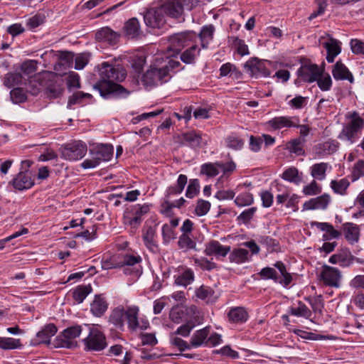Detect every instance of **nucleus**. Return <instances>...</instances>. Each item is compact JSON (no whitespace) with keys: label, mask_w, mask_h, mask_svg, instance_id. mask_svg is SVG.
Listing matches in <instances>:
<instances>
[{"label":"nucleus","mask_w":364,"mask_h":364,"mask_svg":"<svg viewBox=\"0 0 364 364\" xmlns=\"http://www.w3.org/2000/svg\"><path fill=\"white\" fill-rule=\"evenodd\" d=\"M299 122V119L296 116H280L275 117L267 122V125L274 130H278L282 128H290L298 126Z\"/></svg>","instance_id":"nucleus-13"},{"label":"nucleus","mask_w":364,"mask_h":364,"mask_svg":"<svg viewBox=\"0 0 364 364\" xmlns=\"http://www.w3.org/2000/svg\"><path fill=\"white\" fill-rule=\"evenodd\" d=\"M318 86L322 91H328L332 86V80L329 74L323 75L321 71V75L318 77L317 80Z\"/></svg>","instance_id":"nucleus-53"},{"label":"nucleus","mask_w":364,"mask_h":364,"mask_svg":"<svg viewBox=\"0 0 364 364\" xmlns=\"http://www.w3.org/2000/svg\"><path fill=\"white\" fill-rule=\"evenodd\" d=\"M323 47L327 50L326 60L328 63H333L341 51V42L333 38H330L329 41L324 43Z\"/></svg>","instance_id":"nucleus-31"},{"label":"nucleus","mask_w":364,"mask_h":364,"mask_svg":"<svg viewBox=\"0 0 364 364\" xmlns=\"http://www.w3.org/2000/svg\"><path fill=\"white\" fill-rule=\"evenodd\" d=\"M168 80L167 70L163 68L160 58H156L153 65L144 74L142 82L146 87H153Z\"/></svg>","instance_id":"nucleus-5"},{"label":"nucleus","mask_w":364,"mask_h":364,"mask_svg":"<svg viewBox=\"0 0 364 364\" xmlns=\"http://www.w3.org/2000/svg\"><path fill=\"white\" fill-rule=\"evenodd\" d=\"M249 252L244 248H235L229 255V259L231 262L242 264L249 260Z\"/></svg>","instance_id":"nucleus-40"},{"label":"nucleus","mask_w":364,"mask_h":364,"mask_svg":"<svg viewBox=\"0 0 364 364\" xmlns=\"http://www.w3.org/2000/svg\"><path fill=\"white\" fill-rule=\"evenodd\" d=\"M156 228L145 225L142 230V239L146 248L153 253L159 251V247L156 240Z\"/></svg>","instance_id":"nucleus-17"},{"label":"nucleus","mask_w":364,"mask_h":364,"mask_svg":"<svg viewBox=\"0 0 364 364\" xmlns=\"http://www.w3.org/2000/svg\"><path fill=\"white\" fill-rule=\"evenodd\" d=\"M274 267L278 272L272 267H264L261 269L259 274L262 279H272L275 282L279 283L284 287H287L292 281V277L287 271L286 266L282 262H277Z\"/></svg>","instance_id":"nucleus-4"},{"label":"nucleus","mask_w":364,"mask_h":364,"mask_svg":"<svg viewBox=\"0 0 364 364\" xmlns=\"http://www.w3.org/2000/svg\"><path fill=\"white\" fill-rule=\"evenodd\" d=\"M82 331L80 326H73L65 329L55 339L54 346L56 348H73L77 346L75 341Z\"/></svg>","instance_id":"nucleus-7"},{"label":"nucleus","mask_w":364,"mask_h":364,"mask_svg":"<svg viewBox=\"0 0 364 364\" xmlns=\"http://www.w3.org/2000/svg\"><path fill=\"white\" fill-rule=\"evenodd\" d=\"M364 176V160H358L353 166L351 178L353 181Z\"/></svg>","instance_id":"nucleus-59"},{"label":"nucleus","mask_w":364,"mask_h":364,"mask_svg":"<svg viewBox=\"0 0 364 364\" xmlns=\"http://www.w3.org/2000/svg\"><path fill=\"white\" fill-rule=\"evenodd\" d=\"M299 77L304 82H314L321 75V70L316 64H304L297 71Z\"/></svg>","instance_id":"nucleus-15"},{"label":"nucleus","mask_w":364,"mask_h":364,"mask_svg":"<svg viewBox=\"0 0 364 364\" xmlns=\"http://www.w3.org/2000/svg\"><path fill=\"white\" fill-rule=\"evenodd\" d=\"M144 22L149 27L161 28L165 23V14L161 7L148 10L144 16Z\"/></svg>","instance_id":"nucleus-12"},{"label":"nucleus","mask_w":364,"mask_h":364,"mask_svg":"<svg viewBox=\"0 0 364 364\" xmlns=\"http://www.w3.org/2000/svg\"><path fill=\"white\" fill-rule=\"evenodd\" d=\"M108 308V304L104 297L97 295L90 305V311L97 317L102 316Z\"/></svg>","instance_id":"nucleus-32"},{"label":"nucleus","mask_w":364,"mask_h":364,"mask_svg":"<svg viewBox=\"0 0 364 364\" xmlns=\"http://www.w3.org/2000/svg\"><path fill=\"white\" fill-rule=\"evenodd\" d=\"M226 146L235 150L241 149L244 145V141L235 135H230L225 139Z\"/></svg>","instance_id":"nucleus-57"},{"label":"nucleus","mask_w":364,"mask_h":364,"mask_svg":"<svg viewBox=\"0 0 364 364\" xmlns=\"http://www.w3.org/2000/svg\"><path fill=\"white\" fill-rule=\"evenodd\" d=\"M162 237L163 242L168 244L171 240L175 238V232L173 229L168 224H164L162 226Z\"/></svg>","instance_id":"nucleus-62"},{"label":"nucleus","mask_w":364,"mask_h":364,"mask_svg":"<svg viewBox=\"0 0 364 364\" xmlns=\"http://www.w3.org/2000/svg\"><path fill=\"white\" fill-rule=\"evenodd\" d=\"M125 312V319L127 321L128 328L132 331H136L139 327V307L136 306H128Z\"/></svg>","instance_id":"nucleus-30"},{"label":"nucleus","mask_w":364,"mask_h":364,"mask_svg":"<svg viewBox=\"0 0 364 364\" xmlns=\"http://www.w3.org/2000/svg\"><path fill=\"white\" fill-rule=\"evenodd\" d=\"M228 321L232 323L241 324L245 323L249 315L244 307L237 306L231 308L228 314Z\"/></svg>","instance_id":"nucleus-25"},{"label":"nucleus","mask_w":364,"mask_h":364,"mask_svg":"<svg viewBox=\"0 0 364 364\" xmlns=\"http://www.w3.org/2000/svg\"><path fill=\"white\" fill-rule=\"evenodd\" d=\"M125 311L122 306H117L112 310L109 316V322L120 331L124 328Z\"/></svg>","instance_id":"nucleus-21"},{"label":"nucleus","mask_w":364,"mask_h":364,"mask_svg":"<svg viewBox=\"0 0 364 364\" xmlns=\"http://www.w3.org/2000/svg\"><path fill=\"white\" fill-rule=\"evenodd\" d=\"M22 76L18 73H9L4 77V85L8 88H11L18 85L21 82Z\"/></svg>","instance_id":"nucleus-47"},{"label":"nucleus","mask_w":364,"mask_h":364,"mask_svg":"<svg viewBox=\"0 0 364 364\" xmlns=\"http://www.w3.org/2000/svg\"><path fill=\"white\" fill-rule=\"evenodd\" d=\"M342 273L336 267L323 264L319 274L320 282L326 287L340 288L342 280Z\"/></svg>","instance_id":"nucleus-8"},{"label":"nucleus","mask_w":364,"mask_h":364,"mask_svg":"<svg viewBox=\"0 0 364 364\" xmlns=\"http://www.w3.org/2000/svg\"><path fill=\"white\" fill-rule=\"evenodd\" d=\"M178 245L179 248L187 251L195 249L196 243L187 234H182L178 238Z\"/></svg>","instance_id":"nucleus-52"},{"label":"nucleus","mask_w":364,"mask_h":364,"mask_svg":"<svg viewBox=\"0 0 364 364\" xmlns=\"http://www.w3.org/2000/svg\"><path fill=\"white\" fill-rule=\"evenodd\" d=\"M338 148V142L336 140H328L319 144L320 154L330 155L335 153Z\"/></svg>","instance_id":"nucleus-48"},{"label":"nucleus","mask_w":364,"mask_h":364,"mask_svg":"<svg viewBox=\"0 0 364 364\" xmlns=\"http://www.w3.org/2000/svg\"><path fill=\"white\" fill-rule=\"evenodd\" d=\"M98 72L100 78L93 87L99 91L102 97H126L129 95V92L127 89L115 83L125 79L127 73L123 68L104 62L100 65Z\"/></svg>","instance_id":"nucleus-1"},{"label":"nucleus","mask_w":364,"mask_h":364,"mask_svg":"<svg viewBox=\"0 0 364 364\" xmlns=\"http://www.w3.org/2000/svg\"><path fill=\"white\" fill-rule=\"evenodd\" d=\"M141 260V257L139 255L125 254L122 256V259L119 261V265L120 267H133L134 265L140 267L139 264Z\"/></svg>","instance_id":"nucleus-49"},{"label":"nucleus","mask_w":364,"mask_h":364,"mask_svg":"<svg viewBox=\"0 0 364 364\" xmlns=\"http://www.w3.org/2000/svg\"><path fill=\"white\" fill-rule=\"evenodd\" d=\"M350 45L354 54L364 55V41L355 38L350 41Z\"/></svg>","instance_id":"nucleus-64"},{"label":"nucleus","mask_w":364,"mask_h":364,"mask_svg":"<svg viewBox=\"0 0 364 364\" xmlns=\"http://www.w3.org/2000/svg\"><path fill=\"white\" fill-rule=\"evenodd\" d=\"M160 7L166 16L173 18L184 19L183 18V6L178 0H165Z\"/></svg>","instance_id":"nucleus-14"},{"label":"nucleus","mask_w":364,"mask_h":364,"mask_svg":"<svg viewBox=\"0 0 364 364\" xmlns=\"http://www.w3.org/2000/svg\"><path fill=\"white\" fill-rule=\"evenodd\" d=\"M196 38V33L193 31H185L171 36L168 38L169 46L168 47V50L173 52L171 55L178 54L183 48L194 43Z\"/></svg>","instance_id":"nucleus-6"},{"label":"nucleus","mask_w":364,"mask_h":364,"mask_svg":"<svg viewBox=\"0 0 364 364\" xmlns=\"http://www.w3.org/2000/svg\"><path fill=\"white\" fill-rule=\"evenodd\" d=\"M82 342L85 350L87 351H100L107 346L105 334L95 328L90 329L89 334L82 340Z\"/></svg>","instance_id":"nucleus-9"},{"label":"nucleus","mask_w":364,"mask_h":364,"mask_svg":"<svg viewBox=\"0 0 364 364\" xmlns=\"http://www.w3.org/2000/svg\"><path fill=\"white\" fill-rule=\"evenodd\" d=\"M213 294V289L205 285H202L196 289V296L201 300H209Z\"/></svg>","instance_id":"nucleus-58"},{"label":"nucleus","mask_w":364,"mask_h":364,"mask_svg":"<svg viewBox=\"0 0 364 364\" xmlns=\"http://www.w3.org/2000/svg\"><path fill=\"white\" fill-rule=\"evenodd\" d=\"M230 39L232 41V46L236 48L237 53L240 55L243 56L250 53L248 46L245 44L243 40L235 36H232Z\"/></svg>","instance_id":"nucleus-55"},{"label":"nucleus","mask_w":364,"mask_h":364,"mask_svg":"<svg viewBox=\"0 0 364 364\" xmlns=\"http://www.w3.org/2000/svg\"><path fill=\"white\" fill-rule=\"evenodd\" d=\"M188 182V178L184 174H180L178 177L176 184L168 187L166 191V196L170 197L171 196L178 195L181 193Z\"/></svg>","instance_id":"nucleus-36"},{"label":"nucleus","mask_w":364,"mask_h":364,"mask_svg":"<svg viewBox=\"0 0 364 364\" xmlns=\"http://www.w3.org/2000/svg\"><path fill=\"white\" fill-rule=\"evenodd\" d=\"M199 191L200 183L198 179H191L186 191V196L188 198H193L199 193Z\"/></svg>","instance_id":"nucleus-56"},{"label":"nucleus","mask_w":364,"mask_h":364,"mask_svg":"<svg viewBox=\"0 0 364 364\" xmlns=\"http://www.w3.org/2000/svg\"><path fill=\"white\" fill-rule=\"evenodd\" d=\"M209 333L210 328L208 327L196 331L191 337L190 342L191 346L198 348L201 346L203 343H206Z\"/></svg>","instance_id":"nucleus-35"},{"label":"nucleus","mask_w":364,"mask_h":364,"mask_svg":"<svg viewBox=\"0 0 364 364\" xmlns=\"http://www.w3.org/2000/svg\"><path fill=\"white\" fill-rule=\"evenodd\" d=\"M331 201V198L328 194H323L321 196L311 198L306 201L303 205L304 210L326 209Z\"/></svg>","instance_id":"nucleus-23"},{"label":"nucleus","mask_w":364,"mask_h":364,"mask_svg":"<svg viewBox=\"0 0 364 364\" xmlns=\"http://www.w3.org/2000/svg\"><path fill=\"white\" fill-rule=\"evenodd\" d=\"M190 47L181 54V60L186 64L194 63L200 53V48L196 44H191Z\"/></svg>","instance_id":"nucleus-39"},{"label":"nucleus","mask_w":364,"mask_h":364,"mask_svg":"<svg viewBox=\"0 0 364 364\" xmlns=\"http://www.w3.org/2000/svg\"><path fill=\"white\" fill-rule=\"evenodd\" d=\"M179 140L181 145L196 148L200 145L202 136L199 132L193 131L182 134L179 136Z\"/></svg>","instance_id":"nucleus-28"},{"label":"nucleus","mask_w":364,"mask_h":364,"mask_svg":"<svg viewBox=\"0 0 364 364\" xmlns=\"http://www.w3.org/2000/svg\"><path fill=\"white\" fill-rule=\"evenodd\" d=\"M332 75L336 80H348L350 83L354 82L353 74L348 68L341 62L337 61L332 69Z\"/></svg>","instance_id":"nucleus-22"},{"label":"nucleus","mask_w":364,"mask_h":364,"mask_svg":"<svg viewBox=\"0 0 364 364\" xmlns=\"http://www.w3.org/2000/svg\"><path fill=\"white\" fill-rule=\"evenodd\" d=\"M23 346L21 340L10 337H0V348L3 350L18 349Z\"/></svg>","instance_id":"nucleus-44"},{"label":"nucleus","mask_w":364,"mask_h":364,"mask_svg":"<svg viewBox=\"0 0 364 364\" xmlns=\"http://www.w3.org/2000/svg\"><path fill=\"white\" fill-rule=\"evenodd\" d=\"M343 231L345 238L350 244L358 242L360 236L359 227L353 223H346L343 224Z\"/></svg>","instance_id":"nucleus-29"},{"label":"nucleus","mask_w":364,"mask_h":364,"mask_svg":"<svg viewBox=\"0 0 364 364\" xmlns=\"http://www.w3.org/2000/svg\"><path fill=\"white\" fill-rule=\"evenodd\" d=\"M254 198L252 194L248 192L239 194L235 199V203L238 207H244L253 203Z\"/></svg>","instance_id":"nucleus-54"},{"label":"nucleus","mask_w":364,"mask_h":364,"mask_svg":"<svg viewBox=\"0 0 364 364\" xmlns=\"http://www.w3.org/2000/svg\"><path fill=\"white\" fill-rule=\"evenodd\" d=\"M257 211V208L252 207L242 211L237 218L238 222H242L245 224L248 223L254 217Z\"/></svg>","instance_id":"nucleus-60"},{"label":"nucleus","mask_w":364,"mask_h":364,"mask_svg":"<svg viewBox=\"0 0 364 364\" xmlns=\"http://www.w3.org/2000/svg\"><path fill=\"white\" fill-rule=\"evenodd\" d=\"M245 71L252 77H268L271 72L266 66V62L257 58H252L245 64Z\"/></svg>","instance_id":"nucleus-11"},{"label":"nucleus","mask_w":364,"mask_h":364,"mask_svg":"<svg viewBox=\"0 0 364 364\" xmlns=\"http://www.w3.org/2000/svg\"><path fill=\"white\" fill-rule=\"evenodd\" d=\"M350 253L347 250H341L331 255L328 262L331 264H338L341 267H347L350 264Z\"/></svg>","instance_id":"nucleus-37"},{"label":"nucleus","mask_w":364,"mask_h":364,"mask_svg":"<svg viewBox=\"0 0 364 364\" xmlns=\"http://www.w3.org/2000/svg\"><path fill=\"white\" fill-rule=\"evenodd\" d=\"M11 99L15 104L25 102L26 95L21 88H14L10 92Z\"/></svg>","instance_id":"nucleus-61"},{"label":"nucleus","mask_w":364,"mask_h":364,"mask_svg":"<svg viewBox=\"0 0 364 364\" xmlns=\"http://www.w3.org/2000/svg\"><path fill=\"white\" fill-rule=\"evenodd\" d=\"M87 151L86 144L82 141H75L66 144L62 149V157L66 160L76 161L85 156Z\"/></svg>","instance_id":"nucleus-10"},{"label":"nucleus","mask_w":364,"mask_h":364,"mask_svg":"<svg viewBox=\"0 0 364 364\" xmlns=\"http://www.w3.org/2000/svg\"><path fill=\"white\" fill-rule=\"evenodd\" d=\"M230 252V246H224L217 240H211L208 242L204 250L206 255L216 257H225Z\"/></svg>","instance_id":"nucleus-20"},{"label":"nucleus","mask_w":364,"mask_h":364,"mask_svg":"<svg viewBox=\"0 0 364 364\" xmlns=\"http://www.w3.org/2000/svg\"><path fill=\"white\" fill-rule=\"evenodd\" d=\"M119 36L108 27L102 28L95 33V38L100 42L115 45L119 41Z\"/></svg>","instance_id":"nucleus-24"},{"label":"nucleus","mask_w":364,"mask_h":364,"mask_svg":"<svg viewBox=\"0 0 364 364\" xmlns=\"http://www.w3.org/2000/svg\"><path fill=\"white\" fill-rule=\"evenodd\" d=\"M350 183L348 179L346 178H342L339 181L333 180L331 182V187L333 189V191L341 195L346 194V191L349 186Z\"/></svg>","instance_id":"nucleus-50"},{"label":"nucleus","mask_w":364,"mask_h":364,"mask_svg":"<svg viewBox=\"0 0 364 364\" xmlns=\"http://www.w3.org/2000/svg\"><path fill=\"white\" fill-rule=\"evenodd\" d=\"M91 288L87 286H78L76 287L72 294L73 298L77 304L82 303L87 296L90 294Z\"/></svg>","instance_id":"nucleus-46"},{"label":"nucleus","mask_w":364,"mask_h":364,"mask_svg":"<svg viewBox=\"0 0 364 364\" xmlns=\"http://www.w3.org/2000/svg\"><path fill=\"white\" fill-rule=\"evenodd\" d=\"M311 174L314 178H316L318 180H323L326 177L327 164L323 162L315 164L311 166Z\"/></svg>","instance_id":"nucleus-51"},{"label":"nucleus","mask_w":364,"mask_h":364,"mask_svg":"<svg viewBox=\"0 0 364 364\" xmlns=\"http://www.w3.org/2000/svg\"><path fill=\"white\" fill-rule=\"evenodd\" d=\"M219 161L215 163H205L201 165L200 173L208 177H215L220 173Z\"/></svg>","instance_id":"nucleus-42"},{"label":"nucleus","mask_w":364,"mask_h":364,"mask_svg":"<svg viewBox=\"0 0 364 364\" xmlns=\"http://www.w3.org/2000/svg\"><path fill=\"white\" fill-rule=\"evenodd\" d=\"M195 279L193 271L190 268H183L178 274L174 275V284L177 286L186 287Z\"/></svg>","instance_id":"nucleus-26"},{"label":"nucleus","mask_w":364,"mask_h":364,"mask_svg":"<svg viewBox=\"0 0 364 364\" xmlns=\"http://www.w3.org/2000/svg\"><path fill=\"white\" fill-rule=\"evenodd\" d=\"M288 312L295 316L304 317L309 318L311 316V310L301 301H298V306H291L289 308Z\"/></svg>","instance_id":"nucleus-41"},{"label":"nucleus","mask_w":364,"mask_h":364,"mask_svg":"<svg viewBox=\"0 0 364 364\" xmlns=\"http://www.w3.org/2000/svg\"><path fill=\"white\" fill-rule=\"evenodd\" d=\"M311 227H316L319 230L324 232L322 236L323 241H330L333 239L338 238L341 233L336 230L333 226L328 223H321L317 221H312L310 223Z\"/></svg>","instance_id":"nucleus-18"},{"label":"nucleus","mask_w":364,"mask_h":364,"mask_svg":"<svg viewBox=\"0 0 364 364\" xmlns=\"http://www.w3.org/2000/svg\"><path fill=\"white\" fill-rule=\"evenodd\" d=\"M210 203L205 200H198L195 211L198 216L205 215L210 210Z\"/></svg>","instance_id":"nucleus-63"},{"label":"nucleus","mask_w":364,"mask_h":364,"mask_svg":"<svg viewBox=\"0 0 364 364\" xmlns=\"http://www.w3.org/2000/svg\"><path fill=\"white\" fill-rule=\"evenodd\" d=\"M150 205L148 204H137L133 208V216L129 218V225L133 228L138 227L142 221V216L149 213Z\"/></svg>","instance_id":"nucleus-27"},{"label":"nucleus","mask_w":364,"mask_h":364,"mask_svg":"<svg viewBox=\"0 0 364 364\" xmlns=\"http://www.w3.org/2000/svg\"><path fill=\"white\" fill-rule=\"evenodd\" d=\"M306 142V140H302L300 139H293L287 144V149L289 152L296 154V156H304L305 151L304 146Z\"/></svg>","instance_id":"nucleus-38"},{"label":"nucleus","mask_w":364,"mask_h":364,"mask_svg":"<svg viewBox=\"0 0 364 364\" xmlns=\"http://www.w3.org/2000/svg\"><path fill=\"white\" fill-rule=\"evenodd\" d=\"M14 188L18 191L31 188L34 185V179L30 171H20L11 181Z\"/></svg>","instance_id":"nucleus-16"},{"label":"nucleus","mask_w":364,"mask_h":364,"mask_svg":"<svg viewBox=\"0 0 364 364\" xmlns=\"http://www.w3.org/2000/svg\"><path fill=\"white\" fill-rule=\"evenodd\" d=\"M123 30L128 38H134L138 37L141 33V30L137 18H132L128 20L125 23Z\"/></svg>","instance_id":"nucleus-33"},{"label":"nucleus","mask_w":364,"mask_h":364,"mask_svg":"<svg viewBox=\"0 0 364 364\" xmlns=\"http://www.w3.org/2000/svg\"><path fill=\"white\" fill-rule=\"evenodd\" d=\"M114 153V148L110 144H100L90 150L91 159H87L82 163V167L85 169L93 168L97 166L102 161H107L111 159Z\"/></svg>","instance_id":"nucleus-3"},{"label":"nucleus","mask_w":364,"mask_h":364,"mask_svg":"<svg viewBox=\"0 0 364 364\" xmlns=\"http://www.w3.org/2000/svg\"><path fill=\"white\" fill-rule=\"evenodd\" d=\"M282 178L290 183L298 185L302 180L299 173V170L296 167H289L286 169L282 174Z\"/></svg>","instance_id":"nucleus-43"},{"label":"nucleus","mask_w":364,"mask_h":364,"mask_svg":"<svg viewBox=\"0 0 364 364\" xmlns=\"http://www.w3.org/2000/svg\"><path fill=\"white\" fill-rule=\"evenodd\" d=\"M57 332V328L53 323L46 325L36 334V339L32 341L33 345H39L41 343L50 344V338Z\"/></svg>","instance_id":"nucleus-19"},{"label":"nucleus","mask_w":364,"mask_h":364,"mask_svg":"<svg viewBox=\"0 0 364 364\" xmlns=\"http://www.w3.org/2000/svg\"><path fill=\"white\" fill-rule=\"evenodd\" d=\"M215 26L212 24L203 26L198 35L201 47L207 48L210 42L213 39Z\"/></svg>","instance_id":"nucleus-34"},{"label":"nucleus","mask_w":364,"mask_h":364,"mask_svg":"<svg viewBox=\"0 0 364 364\" xmlns=\"http://www.w3.org/2000/svg\"><path fill=\"white\" fill-rule=\"evenodd\" d=\"M92 97V95L89 93H85L81 91L76 92L69 97L68 107L70 108L73 105L77 104H83L87 99L90 100Z\"/></svg>","instance_id":"nucleus-45"},{"label":"nucleus","mask_w":364,"mask_h":364,"mask_svg":"<svg viewBox=\"0 0 364 364\" xmlns=\"http://www.w3.org/2000/svg\"><path fill=\"white\" fill-rule=\"evenodd\" d=\"M346 118L348 121L343 125L342 131L338 134V138L352 144L355 142L359 134L364 128V119L357 112L348 113L346 115Z\"/></svg>","instance_id":"nucleus-2"}]
</instances>
